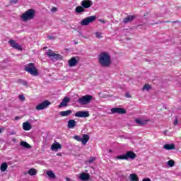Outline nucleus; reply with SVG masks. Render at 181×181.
Wrapping results in <instances>:
<instances>
[{"label":"nucleus","instance_id":"obj_1","mask_svg":"<svg viewBox=\"0 0 181 181\" xmlns=\"http://www.w3.org/2000/svg\"><path fill=\"white\" fill-rule=\"evenodd\" d=\"M98 60L101 67H110L112 63L111 61V55L107 52H100L98 55Z\"/></svg>","mask_w":181,"mask_h":181},{"label":"nucleus","instance_id":"obj_2","mask_svg":"<svg viewBox=\"0 0 181 181\" xmlns=\"http://www.w3.org/2000/svg\"><path fill=\"white\" fill-rule=\"evenodd\" d=\"M36 16V11L33 8H30L24 12L21 18L23 22H28V21H32L35 19V16Z\"/></svg>","mask_w":181,"mask_h":181},{"label":"nucleus","instance_id":"obj_3","mask_svg":"<svg viewBox=\"0 0 181 181\" xmlns=\"http://www.w3.org/2000/svg\"><path fill=\"white\" fill-rule=\"evenodd\" d=\"M136 158V154L134 153V151H127L125 154L119 155L116 157V159L119 160H129V159H131V160H134Z\"/></svg>","mask_w":181,"mask_h":181},{"label":"nucleus","instance_id":"obj_4","mask_svg":"<svg viewBox=\"0 0 181 181\" xmlns=\"http://www.w3.org/2000/svg\"><path fill=\"white\" fill-rule=\"evenodd\" d=\"M24 70L31 76H39V71H37V69H36V66L33 63H30L25 65Z\"/></svg>","mask_w":181,"mask_h":181},{"label":"nucleus","instance_id":"obj_5","mask_svg":"<svg viewBox=\"0 0 181 181\" xmlns=\"http://www.w3.org/2000/svg\"><path fill=\"white\" fill-rule=\"evenodd\" d=\"M93 100V95H86L78 99V104L81 105H88Z\"/></svg>","mask_w":181,"mask_h":181},{"label":"nucleus","instance_id":"obj_6","mask_svg":"<svg viewBox=\"0 0 181 181\" xmlns=\"http://www.w3.org/2000/svg\"><path fill=\"white\" fill-rule=\"evenodd\" d=\"M95 19H97V16H90L89 17H86L81 21V25L88 26L90 23H93V22H95Z\"/></svg>","mask_w":181,"mask_h":181},{"label":"nucleus","instance_id":"obj_7","mask_svg":"<svg viewBox=\"0 0 181 181\" xmlns=\"http://www.w3.org/2000/svg\"><path fill=\"white\" fill-rule=\"evenodd\" d=\"M46 54L48 57H51V60H62L63 59L62 55L54 53L52 49H49Z\"/></svg>","mask_w":181,"mask_h":181},{"label":"nucleus","instance_id":"obj_8","mask_svg":"<svg viewBox=\"0 0 181 181\" xmlns=\"http://www.w3.org/2000/svg\"><path fill=\"white\" fill-rule=\"evenodd\" d=\"M50 105V101L45 100L44 102L40 103L38 105L36 106L35 110L37 111H40L42 110H45V108H47Z\"/></svg>","mask_w":181,"mask_h":181},{"label":"nucleus","instance_id":"obj_9","mask_svg":"<svg viewBox=\"0 0 181 181\" xmlns=\"http://www.w3.org/2000/svg\"><path fill=\"white\" fill-rule=\"evenodd\" d=\"M75 117L78 118H88L90 112L88 111H78L75 113Z\"/></svg>","mask_w":181,"mask_h":181},{"label":"nucleus","instance_id":"obj_10","mask_svg":"<svg viewBox=\"0 0 181 181\" xmlns=\"http://www.w3.org/2000/svg\"><path fill=\"white\" fill-rule=\"evenodd\" d=\"M8 44L11 47H13V49H15L16 50L22 51V46L18 44V42H16V41H15L14 40H10L8 41Z\"/></svg>","mask_w":181,"mask_h":181},{"label":"nucleus","instance_id":"obj_11","mask_svg":"<svg viewBox=\"0 0 181 181\" xmlns=\"http://www.w3.org/2000/svg\"><path fill=\"white\" fill-rule=\"evenodd\" d=\"M81 6L85 8V9H88L93 6V1L91 0H83L81 3Z\"/></svg>","mask_w":181,"mask_h":181},{"label":"nucleus","instance_id":"obj_12","mask_svg":"<svg viewBox=\"0 0 181 181\" xmlns=\"http://www.w3.org/2000/svg\"><path fill=\"white\" fill-rule=\"evenodd\" d=\"M112 114H126L127 110L122 107H114L111 109Z\"/></svg>","mask_w":181,"mask_h":181},{"label":"nucleus","instance_id":"obj_13","mask_svg":"<svg viewBox=\"0 0 181 181\" xmlns=\"http://www.w3.org/2000/svg\"><path fill=\"white\" fill-rule=\"evenodd\" d=\"M70 103V98L65 97L61 103L59 105V108H62L63 107H67L68 104Z\"/></svg>","mask_w":181,"mask_h":181},{"label":"nucleus","instance_id":"obj_14","mask_svg":"<svg viewBox=\"0 0 181 181\" xmlns=\"http://www.w3.org/2000/svg\"><path fill=\"white\" fill-rule=\"evenodd\" d=\"M80 180L88 181L90 180V175L88 173H82L79 175Z\"/></svg>","mask_w":181,"mask_h":181},{"label":"nucleus","instance_id":"obj_15","mask_svg":"<svg viewBox=\"0 0 181 181\" xmlns=\"http://www.w3.org/2000/svg\"><path fill=\"white\" fill-rule=\"evenodd\" d=\"M68 64L69 67H74L76 64H77V59H76V57H73L72 58H71L68 62Z\"/></svg>","mask_w":181,"mask_h":181},{"label":"nucleus","instance_id":"obj_16","mask_svg":"<svg viewBox=\"0 0 181 181\" xmlns=\"http://www.w3.org/2000/svg\"><path fill=\"white\" fill-rule=\"evenodd\" d=\"M23 129L24 131H30L32 129V124L29 122H25L23 123Z\"/></svg>","mask_w":181,"mask_h":181},{"label":"nucleus","instance_id":"obj_17","mask_svg":"<svg viewBox=\"0 0 181 181\" xmlns=\"http://www.w3.org/2000/svg\"><path fill=\"white\" fill-rule=\"evenodd\" d=\"M52 151H57L58 149H62V144L54 141V143L51 146Z\"/></svg>","mask_w":181,"mask_h":181},{"label":"nucleus","instance_id":"obj_18","mask_svg":"<svg viewBox=\"0 0 181 181\" xmlns=\"http://www.w3.org/2000/svg\"><path fill=\"white\" fill-rule=\"evenodd\" d=\"M88 141H90V136L88 134H83L81 138L82 145H87Z\"/></svg>","mask_w":181,"mask_h":181},{"label":"nucleus","instance_id":"obj_19","mask_svg":"<svg viewBox=\"0 0 181 181\" xmlns=\"http://www.w3.org/2000/svg\"><path fill=\"white\" fill-rule=\"evenodd\" d=\"M134 19H135V16H128L127 17L123 18V23H129V22H132Z\"/></svg>","mask_w":181,"mask_h":181},{"label":"nucleus","instance_id":"obj_20","mask_svg":"<svg viewBox=\"0 0 181 181\" xmlns=\"http://www.w3.org/2000/svg\"><path fill=\"white\" fill-rule=\"evenodd\" d=\"M75 12L78 14L83 13V12H86V9L84 7H83V6H78L75 8Z\"/></svg>","mask_w":181,"mask_h":181},{"label":"nucleus","instance_id":"obj_21","mask_svg":"<svg viewBox=\"0 0 181 181\" xmlns=\"http://www.w3.org/2000/svg\"><path fill=\"white\" fill-rule=\"evenodd\" d=\"M20 145L21 146H23V148H25V149H30L32 148V146H30V144L23 141H21Z\"/></svg>","mask_w":181,"mask_h":181},{"label":"nucleus","instance_id":"obj_22","mask_svg":"<svg viewBox=\"0 0 181 181\" xmlns=\"http://www.w3.org/2000/svg\"><path fill=\"white\" fill-rule=\"evenodd\" d=\"M175 144H165L164 145V147L163 148L164 149H166V151H172L173 149H175Z\"/></svg>","mask_w":181,"mask_h":181},{"label":"nucleus","instance_id":"obj_23","mask_svg":"<svg viewBox=\"0 0 181 181\" xmlns=\"http://www.w3.org/2000/svg\"><path fill=\"white\" fill-rule=\"evenodd\" d=\"M129 179L130 181H139V178L136 174H130Z\"/></svg>","mask_w":181,"mask_h":181},{"label":"nucleus","instance_id":"obj_24","mask_svg":"<svg viewBox=\"0 0 181 181\" xmlns=\"http://www.w3.org/2000/svg\"><path fill=\"white\" fill-rule=\"evenodd\" d=\"M67 127L69 129L74 128V127H76V120L71 119V120L68 121Z\"/></svg>","mask_w":181,"mask_h":181},{"label":"nucleus","instance_id":"obj_25","mask_svg":"<svg viewBox=\"0 0 181 181\" xmlns=\"http://www.w3.org/2000/svg\"><path fill=\"white\" fill-rule=\"evenodd\" d=\"M71 110H69L66 111H62L59 112L61 117H69V115H70V114H71Z\"/></svg>","mask_w":181,"mask_h":181},{"label":"nucleus","instance_id":"obj_26","mask_svg":"<svg viewBox=\"0 0 181 181\" xmlns=\"http://www.w3.org/2000/svg\"><path fill=\"white\" fill-rule=\"evenodd\" d=\"M8 169V163H2L0 166V170L1 172H5Z\"/></svg>","mask_w":181,"mask_h":181},{"label":"nucleus","instance_id":"obj_27","mask_svg":"<svg viewBox=\"0 0 181 181\" xmlns=\"http://www.w3.org/2000/svg\"><path fill=\"white\" fill-rule=\"evenodd\" d=\"M47 175L48 177H50V179H55V177H56V175L52 170L47 171Z\"/></svg>","mask_w":181,"mask_h":181},{"label":"nucleus","instance_id":"obj_28","mask_svg":"<svg viewBox=\"0 0 181 181\" xmlns=\"http://www.w3.org/2000/svg\"><path fill=\"white\" fill-rule=\"evenodd\" d=\"M136 124H138V125H141V126H144V125H146V120H141L139 119H136Z\"/></svg>","mask_w":181,"mask_h":181},{"label":"nucleus","instance_id":"obj_29","mask_svg":"<svg viewBox=\"0 0 181 181\" xmlns=\"http://www.w3.org/2000/svg\"><path fill=\"white\" fill-rule=\"evenodd\" d=\"M37 173V171L35 168H31L28 170V175H30V176H35Z\"/></svg>","mask_w":181,"mask_h":181},{"label":"nucleus","instance_id":"obj_30","mask_svg":"<svg viewBox=\"0 0 181 181\" xmlns=\"http://www.w3.org/2000/svg\"><path fill=\"white\" fill-rule=\"evenodd\" d=\"M145 90H146V91H149V90H151V86L149 84H145L143 88H142V90L145 91Z\"/></svg>","mask_w":181,"mask_h":181},{"label":"nucleus","instance_id":"obj_31","mask_svg":"<svg viewBox=\"0 0 181 181\" xmlns=\"http://www.w3.org/2000/svg\"><path fill=\"white\" fill-rule=\"evenodd\" d=\"M167 163L170 168H173V166H175V160H168Z\"/></svg>","mask_w":181,"mask_h":181},{"label":"nucleus","instance_id":"obj_32","mask_svg":"<svg viewBox=\"0 0 181 181\" xmlns=\"http://www.w3.org/2000/svg\"><path fill=\"white\" fill-rule=\"evenodd\" d=\"M95 37H97V39L103 38V33L96 32L95 33Z\"/></svg>","mask_w":181,"mask_h":181},{"label":"nucleus","instance_id":"obj_33","mask_svg":"<svg viewBox=\"0 0 181 181\" xmlns=\"http://www.w3.org/2000/svg\"><path fill=\"white\" fill-rule=\"evenodd\" d=\"M97 158L95 157H90L88 160V163H93V162H95V160H96Z\"/></svg>","mask_w":181,"mask_h":181},{"label":"nucleus","instance_id":"obj_34","mask_svg":"<svg viewBox=\"0 0 181 181\" xmlns=\"http://www.w3.org/2000/svg\"><path fill=\"white\" fill-rule=\"evenodd\" d=\"M74 139L78 141V142H81V137L80 136L76 135L74 136Z\"/></svg>","mask_w":181,"mask_h":181},{"label":"nucleus","instance_id":"obj_35","mask_svg":"<svg viewBox=\"0 0 181 181\" xmlns=\"http://www.w3.org/2000/svg\"><path fill=\"white\" fill-rule=\"evenodd\" d=\"M18 82L23 86H28V82L25 80H20Z\"/></svg>","mask_w":181,"mask_h":181},{"label":"nucleus","instance_id":"obj_36","mask_svg":"<svg viewBox=\"0 0 181 181\" xmlns=\"http://www.w3.org/2000/svg\"><path fill=\"white\" fill-rule=\"evenodd\" d=\"M18 98H19L20 101H25V95H20L18 96Z\"/></svg>","mask_w":181,"mask_h":181},{"label":"nucleus","instance_id":"obj_37","mask_svg":"<svg viewBox=\"0 0 181 181\" xmlns=\"http://www.w3.org/2000/svg\"><path fill=\"white\" fill-rule=\"evenodd\" d=\"M51 12H53V13L57 12V8H56V7H52V8H51Z\"/></svg>","mask_w":181,"mask_h":181},{"label":"nucleus","instance_id":"obj_38","mask_svg":"<svg viewBox=\"0 0 181 181\" xmlns=\"http://www.w3.org/2000/svg\"><path fill=\"white\" fill-rule=\"evenodd\" d=\"M49 40H54L55 37L54 36H48Z\"/></svg>","mask_w":181,"mask_h":181},{"label":"nucleus","instance_id":"obj_39","mask_svg":"<svg viewBox=\"0 0 181 181\" xmlns=\"http://www.w3.org/2000/svg\"><path fill=\"white\" fill-rule=\"evenodd\" d=\"M11 4H18V0H11Z\"/></svg>","mask_w":181,"mask_h":181},{"label":"nucleus","instance_id":"obj_40","mask_svg":"<svg viewBox=\"0 0 181 181\" xmlns=\"http://www.w3.org/2000/svg\"><path fill=\"white\" fill-rule=\"evenodd\" d=\"M178 120H177V118L175 119V120L174 121V125H177L178 124Z\"/></svg>","mask_w":181,"mask_h":181},{"label":"nucleus","instance_id":"obj_41","mask_svg":"<svg viewBox=\"0 0 181 181\" xmlns=\"http://www.w3.org/2000/svg\"><path fill=\"white\" fill-rule=\"evenodd\" d=\"M10 135H16V132L15 131H12L10 132Z\"/></svg>","mask_w":181,"mask_h":181},{"label":"nucleus","instance_id":"obj_42","mask_svg":"<svg viewBox=\"0 0 181 181\" xmlns=\"http://www.w3.org/2000/svg\"><path fill=\"white\" fill-rule=\"evenodd\" d=\"M78 36H82L83 37H84V39H88V37H84V35H81V33H78Z\"/></svg>","mask_w":181,"mask_h":181},{"label":"nucleus","instance_id":"obj_43","mask_svg":"<svg viewBox=\"0 0 181 181\" xmlns=\"http://www.w3.org/2000/svg\"><path fill=\"white\" fill-rule=\"evenodd\" d=\"M142 181H151V179L147 177L142 180Z\"/></svg>","mask_w":181,"mask_h":181},{"label":"nucleus","instance_id":"obj_44","mask_svg":"<svg viewBox=\"0 0 181 181\" xmlns=\"http://www.w3.org/2000/svg\"><path fill=\"white\" fill-rule=\"evenodd\" d=\"M126 97H127V98H131V95H130L129 93H126Z\"/></svg>","mask_w":181,"mask_h":181},{"label":"nucleus","instance_id":"obj_45","mask_svg":"<svg viewBox=\"0 0 181 181\" xmlns=\"http://www.w3.org/2000/svg\"><path fill=\"white\" fill-rule=\"evenodd\" d=\"M16 121H18V119H21V117L19 116H17L15 117Z\"/></svg>","mask_w":181,"mask_h":181},{"label":"nucleus","instance_id":"obj_46","mask_svg":"<svg viewBox=\"0 0 181 181\" xmlns=\"http://www.w3.org/2000/svg\"><path fill=\"white\" fill-rule=\"evenodd\" d=\"M179 22H180V21H173L172 23H179Z\"/></svg>","mask_w":181,"mask_h":181},{"label":"nucleus","instance_id":"obj_47","mask_svg":"<svg viewBox=\"0 0 181 181\" xmlns=\"http://www.w3.org/2000/svg\"><path fill=\"white\" fill-rule=\"evenodd\" d=\"M100 22H101L102 23H105V21L104 20H100Z\"/></svg>","mask_w":181,"mask_h":181},{"label":"nucleus","instance_id":"obj_48","mask_svg":"<svg viewBox=\"0 0 181 181\" xmlns=\"http://www.w3.org/2000/svg\"><path fill=\"white\" fill-rule=\"evenodd\" d=\"M74 44H75V45H78V42L77 41H74Z\"/></svg>","mask_w":181,"mask_h":181},{"label":"nucleus","instance_id":"obj_49","mask_svg":"<svg viewBox=\"0 0 181 181\" xmlns=\"http://www.w3.org/2000/svg\"><path fill=\"white\" fill-rule=\"evenodd\" d=\"M168 132L167 130L164 131L163 133L165 134V135H166V133Z\"/></svg>","mask_w":181,"mask_h":181},{"label":"nucleus","instance_id":"obj_50","mask_svg":"<svg viewBox=\"0 0 181 181\" xmlns=\"http://www.w3.org/2000/svg\"><path fill=\"white\" fill-rule=\"evenodd\" d=\"M170 21H165V23H169Z\"/></svg>","mask_w":181,"mask_h":181},{"label":"nucleus","instance_id":"obj_51","mask_svg":"<svg viewBox=\"0 0 181 181\" xmlns=\"http://www.w3.org/2000/svg\"><path fill=\"white\" fill-rule=\"evenodd\" d=\"M0 134H2V129H0Z\"/></svg>","mask_w":181,"mask_h":181},{"label":"nucleus","instance_id":"obj_52","mask_svg":"<svg viewBox=\"0 0 181 181\" xmlns=\"http://www.w3.org/2000/svg\"><path fill=\"white\" fill-rule=\"evenodd\" d=\"M109 152L111 153L112 152V150H109Z\"/></svg>","mask_w":181,"mask_h":181},{"label":"nucleus","instance_id":"obj_53","mask_svg":"<svg viewBox=\"0 0 181 181\" xmlns=\"http://www.w3.org/2000/svg\"><path fill=\"white\" fill-rule=\"evenodd\" d=\"M57 155H58V156H60V153H58Z\"/></svg>","mask_w":181,"mask_h":181},{"label":"nucleus","instance_id":"obj_54","mask_svg":"<svg viewBox=\"0 0 181 181\" xmlns=\"http://www.w3.org/2000/svg\"><path fill=\"white\" fill-rule=\"evenodd\" d=\"M13 141H15V139H13Z\"/></svg>","mask_w":181,"mask_h":181}]
</instances>
